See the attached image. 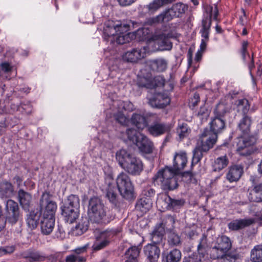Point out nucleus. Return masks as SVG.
<instances>
[{"label": "nucleus", "instance_id": "69168bd1", "mask_svg": "<svg viewBox=\"0 0 262 262\" xmlns=\"http://www.w3.org/2000/svg\"><path fill=\"white\" fill-rule=\"evenodd\" d=\"M202 257L196 253H193L184 259V262H201Z\"/></svg>", "mask_w": 262, "mask_h": 262}, {"label": "nucleus", "instance_id": "7c9ffc66", "mask_svg": "<svg viewBox=\"0 0 262 262\" xmlns=\"http://www.w3.org/2000/svg\"><path fill=\"white\" fill-rule=\"evenodd\" d=\"M230 112V107L227 104L220 102L214 110V114L215 117L223 119Z\"/></svg>", "mask_w": 262, "mask_h": 262}, {"label": "nucleus", "instance_id": "4c0bfd02", "mask_svg": "<svg viewBox=\"0 0 262 262\" xmlns=\"http://www.w3.org/2000/svg\"><path fill=\"white\" fill-rule=\"evenodd\" d=\"M61 214L64 217L66 222L72 224L75 222L78 217L79 209H75L73 208L70 210L67 208L66 210H61Z\"/></svg>", "mask_w": 262, "mask_h": 262}, {"label": "nucleus", "instance_id": "a211bd4d", "mask_svg": "<svg viewBox=\"0 0 262 262\" xmlns=\"http://www.w3.org/2000/svg\"><path fill=\"white\" fill-rule=\"evenodd\" d=\"M170 99L167 94H158L155 97L149 100V105L152 107L163 108L168 105Z\"/></svg>", "mask_w": 262, "mask_h": 262}, {"label": "nucleus", "instance_id": "58836bf2", "mask_svg": "<svg viewBox=\"0 0 262 262\" xmlns=\"http://www.w3.org/2000/svg\"><path fill=\"white\" fill-rule=\"evenodd\" d=\"M211 23L212 20L210 17L204 16L202 20L201 29L200 31L202 37H209Z\"/></svg>", "mask_w": 262, "mask_h": 262}, {"label": "nucleus", "instance_id": "4d7b16f0", "mask_svg": "<svg viewBox=\"0 0 262 262\" xmlns=\"http://www.w3.org/2000/svg\"><path fill=\"white\" fill-rule=\"evenodd\" d=\"M16 249L15 245L7 246L0 247V257L5 255L11 254L13 253Z\"/></svg>", "mask_w": 262, "mask_h": 262}, {"label": "nucleus", "instance_id": "c756f323", "mask_svg": "<svg viewBox=\"0 0 262 262\" xmlns=\"http://www.w3.org/2000/svg\"><path fill=\"white\" fill-rule=\"evenodd\" d=\"M14 194L13 185L10 182L4 181L0 186V195L2 198H11Z\"/></svg>", "mask_w": 262, "mask_h": 262}, {"label": "nucleus", "instance_id": "774afa93", "mask_svg": "<svg viewBox=\"0 0 262 262\" xmlns=\"http://www.w3.org/2000/svg\"><path fill=\"white\" fill-rule=\"evenodd\" d=\"M143 194L146 196V198H150L153 196L155 194V190L150 188H148L146 189H145L143 191Z\"/></svg>", "mask_w": 262, "mask_h": 262}, {"label": "nucleus", "instance_id": "49530a36", "mask_svg": "<svg viewBox=\"0 0 262 262\" xmlns=\"http://www.w3.org/2000/svg\"><path fill=\"white\" fill-rule=\"evenodd\" d=\"M181 258V252L177 249L170 251L166 256V262H179Z\"/></svg>", "mask_w": 262, "mask_h": 262}, {"label": "nucleus", "instance_id": "8fccbe9b", "mask_svg": "<svg viewBox=\"0 0 262 262\" xmlns=\"http://www.w3.org/2000/svg\"><path fill=\"white\" fill-rule=\"evenodd\" d=\"M64 204L72 206V208L75 209H79L80 206L79 198L76 195L71 194L68 196Z\"/></svg>", "mask_w": 262, "mask_h": 262}, {"label": "nucleus", "instance_id": "a878e982", "mask_svg": "<svg viewBox=\"0 0 262 262\" xmlns=\"http://www.w3.org/2000/svg\"><path fill=\"white\" fill-rule=\"evenodd\" d=\"M210 130L213 134H217L225 128V122L224 119L214 117L210 122Z\"/></svg>", "mask_w": 262, "mask_h": 262}, {"label": "nucleus", "instance_id": "338daca9", "mask_svg": "<svg viewBox=\"0 0 262 262\" xmlns=\"http://www.w3.org/2000/svg\"><path fill=\"white\" fill-rule=\"evenodd\" d=\"M89 247V244H87L83 246L78 247L74 250L76 255H79L80 254L86 252V250Z\"/></svg>", "mask_w": 262, "mask_h": 262}, {"label": "nucleus", "instance_id": "0eeeda50", "mask_svg": "<svg viewBox=\"0 0 262 262\" xmlns=\"http://www.w3.org/2000/svg\"><path fill=\"white\" fill-rule=\"evenodd\" d=\"M49 192H45L40 199V212L42 217L55 218V214L57 210L56 203L50 200Z\"/></svg>", "mask_w": 262, "mask_h": 262}, {"label": "nucleus", "instance_id": "bf43d9fd", "mask_svg": "<svg viewBox=\"0 0 262 262\" xmlns=\"http://www.w3.org/2000/svg\"><path fill=\"white\" fill-rule=\"evenodd\" d=\"M195 115L203 121L204 119L206 120L208 116V113L205 106H201L200 110L196 113Z\"/></svg>", "mask_w": 262, "mask_h": 262}, {"label": "nucleus", "instance_id": "9d476101", "mask_svg": "<svg viewBox=\"0 0 262 262\" xmlns=\"http://www.w3.org/2000/svg\"><path fill=\"white\" fill-rule=\"evenodd\" d=\"M188 8L187 5L180 2L173 4L170 8L165 9L163 12L168 23L174 18L181 17Z\"/></svg>", "mask_w": 262, "mask_h": 262}, {"label": "nucleus", "instance_id": "72a5a7b5", "mask_svg": "<svg viewBox=\"0 0 262 262\" xmlns=\"http://www.w3.org/2000/svg\"><path fill=\"white\" fill-rule=\"evenodd\" d=\"M176 0H154L146 6L148 11L151 13L156 12L165 5L171 4Z\"/></svg>", "mask_w": 262, "mask_h": 262}, {"label": "nucleus", "instance_id": "a18cd8bd", "mask_svg": "<svg viewBox=\"0 0 262 262\" xmlns=\"http://www.w3.org/2000/svg\"><path fill=\"white\" fill-rule=\"evenodd\" d=\"M251 260L253 262H262V245H257L251 250Z\"/></svg>", "mask_w": 262, "mask_h": 262}, {"label": "nucleus", "instance_id": "680f3d73", "mask_svg": "<svg viewBox=\"0 0 262 262\" xmlns=\"http://www.w3.org/2000/svg\"><path fill=\"white\" fill-rule=\"evenodd\" d=\"M146 33H147V30L143 28H139L134 33L136 38L139 40L144 39L146 36Z\"/></svg>", "mask_w": 262, "mask_h": 262}, {"label": "nucleus", "instance_id": "412c9836", "mask_svg": "<svg viewBox=\"0 0 262 262\" xmlns=\"http://www.w3.org/2000/svg\"><path fill=\"white\" fill-rule=\"evenodd\" d=\"M165 224L163 222L157 225L155 227L151 234V241L153 245H156L162 242L165 234Z\"/></svg>", "mask_w": 262, "mask_h": 262}, {"label": "nucleus", "instance_id": "f704fd0d", "mask_svg": "<svg viewBox=\"0 0 262 262\" xmlns=\"http://www.w3.org/2000/svg\"><path fill=\"white\" fill-rule=\"evenodd\" d=\"M236 105L238 112L242 113L243 116L247 115V114L249 111L252 112H254L253 108L250 109L251 104L247 99L244 98L237 100L236 101Z\"/></svg>", "mask_w": 262, "mask_h": 262}, {"label": "nucleus", "instance_id": "13d9d810", "mask_svg": "<svg viewBox=\"0 0 262 262\" xmlns=\"http://www.w3.org/2000/svg\"><path fill=\"white\" fill-rule=\"evenodd\" d=\"M115 120L118 122L120 124L123 125H126L128 123L129 120L124 115L119 112L114 115Z\"/></svg>", "mask_w": 262, "mask_h": 262}, {"label": "nucleus", "instance_id": "de8ad7c7", "mask_svg": "<svg viewBox=\"0 0 262 262\" xmlns=\"http://www.w3.org/2000/svg\"><path fill=\"white\" fill-rule=\"evenodd\" d=\"M203 152L204 151L202 149V147L199 144H197L193 151V154L191 163L192 165L196 164L200 162L203 157Z\"/></svg>", "mask_w": 262, "mask_h": 262}, {"label": "nucleus", "instance_id": "aec40b11", "mask_svg": "<svg viewBox=\"0 0 262 262\" xmlns=\"http://www.w3.org/2000/svg\"><path fill=\"white\" fill-rule=\"evenodd\" d=\"M155 39L158 41L162 50H170L172 47V43L170 41V38L172 37V34L168 33L167 34L162 33L158 35H156Z\"/></svg>", "mask_w": 262, "mask_h": 262}, {"label": "nucleus", "instance_id": "5701e85b", "mask_svg": "<svg viewBox=\"0 0 262 262\" xmlns=\"http://www.w3.org/2000/svg\"><path fill=\"white\" fill-rule=\"evenodd\" d=\"M18 199L23 209L28 211L32 201L31 195L23 189H20L18 191Z\"/></svg>", "mask_w": 262, "mask_h": 262}, {"label": "nucleus", "instance_id": "393cba45", "mask_svg": "<svg viewBox=\"0 0 262 262\" xmlns=\"http://www.w3.org/2000/svg\"><path fill=\"white\" fill-rule=\"evenodd\" d=\"M254 222L252 219L236 220L228 224L229 229L238 230L252 225Z\"/></svg>", "mask_w": 262, "mask_h": 262}, {"label": "nucleus", "instance_id": "864d4df0", "mask_svg": "<svg viewBox=\"0 0 262 262\" xmlns=\"http://www.w3.org/2000/svg\"><path fill=\"white\" fill-rule=\"evenodd\" d=\"M104 34L108 37L113 36L115 38V37L118 35L115 24L111 25V23L109 22V24L106 25L104 28Z\"/></svg>", "mask_w": 262, "mask_h": 262}, {"label": "nucleus", "instance_id": "423d86ee", "mask_svg": "<svg viewBox=\"0 0 262 262\" xmlns=\"http://www.w3.org/2000/svg\"><path fill=\"white\" fill-rule=\"evenodd\" d=\"M119 232L114 229H107L104 231L96 230L95 232L96 241L92 248L94 251H98L107 246L112 239Z\"/></svg>", "mask_w": 262, "mask_h": 262}, {"label": "nucleus", "instance_id": "9b49d317", "mask_svg": "<svg viewBox=\"0 0 262 262\" xmlns=\"http://www.w3.org/2000/svg\"><path fill=\"white\" fill-rule=\"evenodd\" d=\"M255 141L256 140L254 137L244 135L238 139L237 143V151L242 156L251 155L253 152L251 146L255 143Z\"/></svg>", "mask_w": 262, "mask_h": 262}, {"label": "nucleus", "instance_id": "bb28decb", "mask_svg": "<svg viewBox=\"0 0 262 262\" xmlns=\"http://www.w3.org/2000/svg\"><path fill=\"white\" fill-rule=\"evenodd\" d=\"M162 201L165 203V208L170 210H176L184 204V201L183 200L173 199L169 195H166Z\"/></svg>", "mask_w": 262, "mask_h": 262}, {"label": "nucleus", "instance_id": "a19ab883", "mask_svg": "<svg viewBox=\"0 0 262 262\" xmlns=\"http://www.w3.org/2000/svg\"><path fill=\"white\" fill-rule=\"evenodd\" d=\"M197 250L199 256L202 258H204L208 254V246L207 244V237L204 234L202 235L200 238V242L198 245Z\"/></svg>", "mask_w": 262, "mask_h": 262}, {"label": "nucleus", "instance_id": "6e6552de", "mask_svg": "<svg viewBox=\"0 0 262 262\" xmlns=\"http://www.w3.org/2000/svg\"><path fill=\"white\" fill-rule=\"evenodd\" d=\"M5 216L6 222L14 225L21 217V213L18 203L13 200H8L5 204Z\"/></svg>", "mask_w": 262, "mask_h": 262}, {"label": "nucleus", "instance_id": "052dcab7", "mask_svg": "<svg viewBox=\"0 0 262 262\" xmlns=\"http://www.w3.org/2000/svg\"><path fill=\"white\" fill-rule=\"evenodd\" d=\"M116 36V41L118 44L122 45L129 41V37L127 34H118Z\"/></svg>", "mask_w": 262, "mask_h": 262}, {"label": "nucleus", "instance_id": "09e8293b", "mask_svg": "<svg viewBox=\"0 0 262 262\" xmlns=\"http://www.w3.org/2000/svg\"><path fill=\"white\" fill-rule=\"evenodd\" d=\"M206 12L207 13L206 17H210L211 20L212 17L216 20L219 15V10L217 4H214V6H207L206 8Z\"/></svg>", "mask_w": 262, "mask_h": 262}, {"label": "nucleus", "instance_id": "c03bdc74", "mask_svg": "<svg viewBox=\"0 0 262 262\" xmlns=\"http://www.w3.org/2000/svg\"><path fill=\"white\" fill-rule=\"evenodd\" d=\"M248 197L250 202H262V194L257 185L249 190Z\"/></svg>", "mask_w": 262, "mask_h": 262}, {"label": "nucleus", "instance_id": "ddd939ff", "mask_svg": "<svg viewBox=\"0 0 262 262\" xmlns=\"http://www.w3.org/2000/svg\"><path fill=\"white\" fill-rule=\"evenodd\" d=\"M146 57V49L134 48L124 53L122 55L124 61L130 63H136Z\"/></svg>", "mask_w": 262, "mask_h": 262}, {"label": "nucleus", "instance_id": "dca6fc26", "mask_svg": "<svg viewBox=\"0 0 262 262\" xmlns=\"http://www.w3.org/2000/svg\"><path fill=\"white\" fill-rule=\"evenodd\" d=\"M187 163L186 154L184 152L176 153L173 160V170L177 174L181 173V171L186 166Z\"/></svg>", "mask_w": 262, "mask_h": 262}, {"label": "nucleus", "instance_id": "e2e57ef3", "mask_svg": "<svg viewBox=\"0 0 262 262\" xmlns=\"http://www.w3.org/2000/svg\"><path fill=\"white\" fill-rule=\"evenodd\" d=\"M248 46V42L247 41H243L242 42V48H241V54L243 59L245 61L246 56H247L249 59L250 57L248 53L247 52V47Z\"/></svg>", "mask_w": 262, "mask_h": 262}, {"label": "nucleus", "instance_id": "4468645a", "mask_svg": "<svg viewBox=\"0 0 262 262\" xmlns=\"http://www.w3.org/2000/svg\"><path fill=\"white\" fill-rule=\"evenodd\" d=\"M106 197L113 204L116 205L118 201V196L116 187L114 184V180L110 176L105 179Z\"/></svg>", "mask_w": 262, "mask_h": 262}, {"label": "nucleus", "instance_id": "20e7f679", "mask_svg": "<svg viewBox=\"0 0 262 262\" xmlns=\"http://www.w3.org/2000/svg\"><path fill=\"white\" fill-rule=\"evenodd\" d=\"M88 215L92 223L106 224L110 222L106 214L104 204L101 200L97 197L92 198L89 201Z\"/></svg>", "mask_w": 262, "mask_h": 262}, {"label": "nucleus", "instance_id": "473e14b6", "mask_svg": "<svg viewBox=\"0 0 262 262\" xmlns=\"http://www.w3.org/2000/svg\"><path fill=\"white\" fill-rule=\"evenodd\" d=\"M140 252V249L136 246L129 248L125 253L126 260L125 262H139L138 258Z\"/></svg>", "mask_w": 262, "mask_h": 262}, {"label": "nucleus", "instance_id": "79ce46f5", "mask_svg": "<svg viewBox=\"0 0 262 262\" xmlns=\"http://www.w3.org/2000/svg\"><path fill=\"white\" fill-rule=\"evenodd\" d=\"M167 23L166 17L163 11L156 16L147 18L145 21L146 24L150 26H155L159 24H165Z\"/></svg>", "mask_w": 262, "mask_h": 262}, {"label": "nucleus", "instance_id": "2eb2a0df", "mask_svg": "<svg viewBox=\"0 0 262 262\" xmlns=\"http://www.w3.org/2000/svg\"><path fill=\"white\" fill-rule=\"evenodd\" d=\"M244 173V167L241 164L229 166L226 174V179L230 183L237 182Z\"/></svg>", "mask_w": 262, "mask_h": 262}, {"label": "nucleus", "instance_id": "c9c22d12", "mask_svg": "<svg viewBox=\"0 0 262 262\" xmlns=\"http://www.w3.org/2000/svg\"><path fill=\"white\" fill-rule=\"evenodd\" d=\"M251 123V117L247 115L243 116L238 123V127L244 135H248L250 133Z\"/></svg>", "mask_w": 262, "mask_h": 262}, {"label": "nucleus", "instance_id": "37998d69", "mask_svg": "<svg viewBox=\"0 0 262 262\" xmlns=\"http://www.w3.org/2000/svg\"><path fill=\"white\" fill-rule=\"evenodd\" d=\"M40 214L34 211H31L27 218V224L31 229L36 228L39 219Z\"/></svg>", "mask_w": 262, "mask_h": 262}, {"label": "nucleus", "instance_id": "5fc2aeb1", "mask_svg": "<svg viewBox=\"0 0 262 262\" xmlns=\"http://www.w3.org/2000/svg\"><path fill=\"white\" fill-rule=\"evenodd\" d=\"M88 221L86 218L81 220L76 225V229L79 231L80 234H82L88 229Z\"/></svg>", "mask_w": 262, "mask_h": 262}, {"label": "nucleus", "instance_id": "f3484780", "mask_svg": "<svg viewBox=\"0 0 262 262\" xmlns=\"http://www.w3.org/2000/svg\"><path fill=\"white\" fill-rule=\"evenodd\" d=\"M21 255L23 258L28 259L30 262L44 261L48 258L45 253L33 249H29L25 251Z\"/></svg>", "mask_w": 262, "mask_h": 262}, {"label": "nucleus", "instance_id": "ea45409f", "mask_svg": "<svg viewBox=\"0 0 262 262\" xmlns=\"http://www.w3.org/2000/svg\"><path fill=\"white\" fill-rule=\"evenodd\" d=\"M134 23L130 20L123 22H118L115 24L117 34H125L132 28H134Z\"/></svg>", "mask_w": 262, "mask_h": 262}, {"label": "nucleus", "instance_id": "cd10ccee", "mask_svg": "<svg viewBox=\"0 0 262 262\" xmlns=\"http://www.w3.org/2000/svg\"><path fill=\"white\" fill-rule=\"evenodd\" d=\"M149 63L151 69L154 71L162 72L167 69V61L162 58L150 60Z\"/></svg>", "mask_w": 262, "mask_h": 262}, {"label": "nucleus", "instance_id": "603ef678", "mask_svg": "<svg viewBox=\"0 0 262 262\" xmlns=\"http://www.w3.org/2000/svg\"><path fill=\"white\" fill-rule=\"evenodd\" d=\"M190 132V129L188 128L187 125L185 123L179 125L177 128V133L181 139L187 137Z\"/></svg>", "mask_w": 262, "mask_h": 262}, {"label": "nucleus", "instance_id": "3c124183", "mask_svg": "<svg viewBox=\"0 0 262 262\" xmlns=\"http://www.w3.org/2000/svg\"><path fill=\"white\" fill-rule=\"evenodd\" d=\"M126 135L128 140L132 141L133 143L136 144L139 140V136L143 134L138 132L135 129L128 128L126 130Z\"/></svg>", "mask_w": 262, "mask_h": 262}, {"label": "nucleus", "instance_id": "1a4fd4ad", "mask_svg": "<svg viewBox=\"0 0 262 262\" xmlns=\"http://www.w3.org/2000/svg\"><path fill=\"white\" fill-rule=\"evenodd\" d=\"M149 116L154 120V122L147 127L148 132L150 135L156 137L170 132V126L165 123L161 122L160 119L157 115L151 114Z\"/></svg>", "mask_w": 262, "mask_h": 262}, {"label": "nucleus", "instance_id": "c85d7f7f", "mask_svg": "<svg viewBox=\"0 0 262 262\" xmlns=\"http://www.w3.org/2000/svg\"><path fill=\"white\" fill-rule=\"evenodd\" d=\"M229 162V159L226 155L215 158L212 163L213 171H220L222 170L227 166Z\"/></svg>", "mask_w": 262, "mask_h": 262}, {"label": "nucleus", "instance_id": "f8f14e48", "mask_svg": "<svg viewBox=\"0 0 262 262\" xmlns=\"http://www.w3.org/2000/svg\"><path fill=\"white\" fill-rule=\"evenodd\" d=\"M217 138V136L215 134H213L208 129H205L201 135L197 144L202 147L204 152H207L213 147L216 143Z\"/></svg>", "mask_w": 262, "mask_h": 262}, {"label": "nucleus", "instance_id": "39448f33", "mask_svg": "<svg viewBox=\"0 0 262 262\" xmlns=\"http://www.w3.org/2000/svg\"><path fill=\"white\" fill-rule=\"evenodd\" d=\"M116 184L118 191L123 198L130 200L135 198L134 186L127 173H120L116 178Z\"/></svg>", "mask_w": 262, "mask_h": 262}, {"label": "nucleus", "instance_id": "f03ea898", "mask_svg": "<svg viewBox=\"0 0 262 262\" xmlns=\"http://www.w3.org/2000/svg\"><path fill=\"white\" fill-rule=\"evenodd\" d=\"M232 244L230 238L225 235L219 237L215 245L210 249L211 257L213 259H224V262H235L238 255L228 253Z\"/></svg>", "mask_w": 262, "mask_h": 262}, {"label": "nucleus", "instance_id": "f257e3e1", "mask_svg": "<svg viewBox=\"0 0 262 262\" xmlns=\"http://www.w3.org/2000/svg\"><path fill=\"white\" fill-rule=\"evenodd\" d=\"M177 174L172 167L165 166L160 169L153 177L152 180L155 186H159L164 191H171L178 186Z\"/></svg>", "mask_w": 262, "mask_h": 262}, {"label": "nucleus", "instance_id": "6ab92c4d", "mask_svg": "<svg viewBox=\"0 0 262 262\" xmlns=\"http://www.w3.org/2000/svg\"><path fill=\"white\" fill-rule=\"evenodd\" d=\"M135 144L141 152L145 154L152 153L154 148L153 143L144 135L139 136V140Z\"/></svg>", "mask_w": 262, "mask_h": 262}, {"label": "nucleus", "instance_id": "2f4dec72", "mask_svg": "<svg viewBox=\"0 0 262 262\" xmlns=\"http://www.w3.org/2000/svg\"><path fill=\"white\" fill-rule=\"evenodd\" d=\"M130 121L132 123L136 126L139 129H143L148 124L146 118L144 116L139 114H133L131 117Z\"/></svg>", "mask_w": 262, "mask_h": 262}, {"label": "nucleus", "instance_id": "4be33fe9", "mask_svg": "<svg viewBox=\"0 0 262 262\" xmlns=\"http://www.w3.org/2000/svg\"><path fill=\"white\" fill-rule=\"evenodd\" d=\"M144 252L149 262H157L159 257L160 250L156 245L148 244L144 247Z\"/></svg>", "mask_w": 262, "mask_h": 262}, {"label": "nucleus", "instance_id": "7ed1b4c3", "mask_svg": "<svg viewBox=\"0 0 262 262\" xmlns=\"http://www.w3.org/2000/svg\"><path fill=\"white\" fill-rule=\"evenodd\" d=\"M116 159L120 166L128 173L138 175L143 170L141 161L125 149H121L116 154Z\"/></svg>", "mask_w": 262, "mask_h": 262}, {"label": "nucleus", "instance_id": "6e6d98bb", "mask_svg": "<svg viewBox=\"0 0 262 262\" xmlns=\"http://www.w3.org/2000/svg\"><path fill=\"white\" fill-rule=\"evenodd\" d=\"M17 110L22 113L30 114L32 112V107L29 102H23L20 104L19 107H17Z\"/></svg>", "mask_w": 262, "mask_h": 262}, {"label": "nucleus", "instance_id": "0e129e2a", "mask_svg": "<svg viewBox=\"0 0 262 262\" xmlns=\"http://www.w3.org/2000/svg\"><path fill=\"white\" fill-rule=\"evenodd\" d=\"M168 242L171 245H177L180 243V238L175 233H171L168 237Z\"/></svg>", "mask_w": 262, "mask_h": 262}, {"label": "nucleus", "instance_id": "b1692460", "mask_svg": "<svg viewBox=\"0 0 262 262\" xmlns=\"http://www.w3.org/2000/svg\"><path fill=\"white\" fill-rule=\"evenodd\" d=\"M55 225V218L42 217L40 222L41 232L45 235L50 234L53 231Z\"/></svg>", "mask_w": 262, "mask_h": 262}, {"label": "nucleus", "instance_id": "e433bc0d", "mask_svg": "<svg viewBox=\"0 0 262 262\" xmlns=\"http://www.w3.org/2000/svg\"><path fill=\"white\" fill-rule=\"evenodd\" d=\"M152 207V201L148 198H142L136 203V208L143 213H146Z\"/></svg>", "mask_w": 262, "mask_h": 262}]
</instances>
